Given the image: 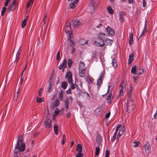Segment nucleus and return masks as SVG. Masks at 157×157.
I'll use <instances>...</instances> for the list:
<instances>
[{
	"instance_id": "nucleus-1",
	"label": "nucleus",
	"mask_w": 157,
	"mask_h": 157,
	"mask_svg": "<svg viewBox=\"0 0 157 157\" xmlns=\"http://www.w3.org/2000/svg\"><path fill=\"white\" fill-rule=\"evenodd\" d=\"M25 148V144L23 142L22 137L21 135L19 136L16 145L15 147L13 157H18V153L20 151L23 152Z\"/></svg>"
},
{
	"instance_id": "nucleus-2",
	"label": "nucleus",
	"mask_w": 157,
	"mask_h": 157,
	"mask_svg": "<svg viewBox=\"0 0 157 157\" xmlns=\"http://www.w3.org/2000/svg\"><path fill=\"white\" fill-rule=\"evenodd\" d=\"M107 35L104 33H100L98 34V39L97 42L95 41V44L97 46L100 47L102 46L104 44V40L105 39Z\"/></svg>"
},
{
	"instance_id": "nucleus-3",
	"label": "nucleus",
	"mask_w": 157,
	"mask_h": 157,
	"mask_svg": "<svg viewBox=\"0 0 157 157\" xmlns=\"http://www.w3.org/2000/svg\"><path fill=\"white\" fill-rule=\"evenodd\" d=\"M127 111L128 113L132 112L135 108L134 102L131 97H129L128 98L126 104Z\"/></svg>"
},
{
	"instance_id": "nucleus-4",
	"label": "nucleus",
	"mask_w": 157,
	"mask_h": 157,
	"mask_svg": "<svg viewBox=\"0 0 157 157\" xmlns=\"http://www.w3.org/2000/svg\"><path fill=\"white\" fill-rule=\"evenodd\" d=\"M120 89L119 92L118 94L117 98H118L121 99L122 97L124 95V91L125 89L126 85L125 82L122 81L120 85Z\"/></svg>"
},
{
	"instance_id": "nucleus-5",
	"label": "nucleus",
	"mask_w": 157,
	"mask_h": 157,
	"mask_svg": "<svg viewBox=\"0 0 157 157\" xmlns=\"http://www.w3.org/2000/svg\"><path fill=\"white\" fill-rule=\"evenodd\" d=\"M98 3V1L97 0H91L90 4L89 6L91 12H94L96 10Z\"/></svg>"
},
{
	"instance_id": "nucleus-6",
	"label": "nucleus",
	"mask_w": 157,
	"mask_h": 157,
	"mask_svg": "<svg viewBox=\"0 0 157 157\" xmlns=\"http://www.w3.org/2000/svg\"><path fill=\"white\" fill-rule=\"evenodd\" d=\"M144 148L145 149L146 153L147 155H149L151 154V147L150 142L147 141L146 144H145Z\"/></svg>"
},
{
	"instance_id": "nucleus-7",
	"label": "nucleus",
	"mask_w": 157,
	"mask_h": 157,
	"mask_svg": "<svg viewBox=\"0 0 157 157\" xmlns=\"http://www.w3.org/2000/svg\"><path fill=\"white\" fill-rule=\"evenodd\" d=\"M72 75V73L69 71L67 72L65 75V78H67L68 82L70 83L73 82Z\"/></svg>"
},
{
	"instance_id": "nucleus-8",
	"label": "nucleus",
	"mask_w": 157,
	"mask_h": 157,
	"mask_svg": "<svg viewBox=\"0 0 157 157\" xmlns=\"http://www.w3.org/2000/svg\"><path fill=\"white\" fill-rule=\"evenodd\" d=\"M65 30L66 33L68 34L71 33V29L70 27V25L69 22L67 21L66 22V24L65 26Z\"/></svg>"
},
{
	"instance_id": "nucleus-9",
	"label": "nucleus",
	"mask_w": 157,
	"mask_h": 157,
	"mask_svg": "<svg viewBox=\"0 0 157 157\" xmlns=\"http://www.w3.org/2000/svg\"><path fill=\"white\" fill-rule=\"evenodd\" d=\"M106 29L108 34L111 36H113L115 35V31L113 29L108 26L106 28Z\"/></svg>"
},
{
	"instance_id": "nucleus-10",
	"label": "nucleus",
	"mask_w": 157,
	"mask_h": 157,
	"mask_svg": "<svg viewBox=\"0 0 157 157\" xmlns=\"http://www.w3.org/2000/svg\"><path fill=\"white\" fill-rule=\"evenodd\" d=\"M79 95H82L83 97L86 100L89 99L90 98V95L89 94L86 92H82L78 93Z\"/></svg>"
},
{
	"instance_id": "nucleus-11",
	"label": "nucleus",
	"mask_w": 157,
	"mask_h": 157,
	"mask_svg": "<svg viewBox=\"0 0 157 157\" xmlns=\"http://www.w3.org/2000/svg\"><path fill=\"white\" fill-rule=\"evenodd\" d=\"M125 129V126H122L119 130V132L117 135V138H118V139H119V138H120L121 136L123 134Z\"/></svg>"
},
{
	"instance_id": "nucleus-12",
	"label": "nucleus",
	"mask_w": 157,
	"mask_h": 157,
	"mask_svg": "<svg viewBox=\"0 0 157 157\" xmlns=\"http://www.w3.org/2000/svg\"><path fill=\"white\" fill-rule=\"evenodd\" d=\"M51 120L49 119H48L45 121L44 125L45 128H50L51 126V125L50 124Z\"/></svg>"
},
{
	"instance_id": "nucleus-13",
	"label": "nucleus",
	"mask_w": 157,
	"mask_h": 157,
	"mask_svg": "<svg viewBox=\"0 0 157 157\" xmlns=\"http://www.w3.org/2000/svg\"><path fill=\"white\" fill-rule=\"evenodd\" d=\"M73 26L75 27H78L81 24V22L78 20L75 19L73 20L72 21Z\"/></svg>"
},
{
	"instance_id": "nucleus-14",
	"label": "nucleus",
	"mask_w": 157,
	"mask_h": 157,
	"mask_svg": "<svg viewBox=\"0 0 157 157\" xmlns=\"http://www.w3.org/2000/svg\"><path fill=\"white\" fill-rule=\"evenodd\" d=\"M78 2V0H74L73 2L69 4V7L71 9H74L77 6Z\"/></svg>"
},
{
	"instance_id": "nucleus-15",
	"label": "nucleus",
	"mask_w": 157,
	"mask_h": 157,
	"mask_svg": "<svg viewBox=\"0 0 157 157\" xmlns=\"http://www.w3.org/2000/svg\"><path fill=\"white\" fill-rule=\"evenodd\" d=\"M102 112V109L99 107H98L94 110V113L96 115H100Z\"/></svg>"
},
{
	"instance_id": "nucleus-16",
	"label": "nucleus",
	"mask_w": 157,
	"mask_h": 157,
	"mask_svg": "<svg viewBox=\"0 0 157 157\" xmlns=\"http://www.w3.org/2000/svg\"><path fill=\"white\" fill-rule=\"evenodd\" d=\"M86 68L85 64L82 62H80L79 64V70H86Z\"/></svg>"
},
{
	"instance_id": "nucleus-17",
	"label": "nucleus",
	"mask_w": 157,
	"mask_h": 157,
	"mask_svg": "<svg viewBox=\"0 0 157 157\" xmlns=\"http://www.w3.org/2000/svg\"><path fill=\"white\" fill-rule=\"evenodd\" d=\"M119 14L120 20L121 21H124L123 16L125 14L124 13L123 11H120Z\"/></svg>"
},
{
	"instance_id": "nucleus-18",
	"label": "nucleus",
	"mask_w": 157,
	"mask_h": 157,
	"mask_svg": "<svg viewBox=\"0 0 157 157\" xmlns=\"http://www.w3.org/2000/svg\"><path fill=\"white\" fill-rule=\"evenodd\" d=\"M137 67L136 65H134L132 66L131 69V73L134 75H136V73L137 70Z\"/></svg>"
},
{
	"instance_id": "nucleus-19",
	"label": "nucleus",
	"mask_w": 157,
	"mask_h": 157,
	"mask_svg": "<svg viewBox=\"0 0 157 157\" xmlns=\"http://www.w3.org/2000/svg\"><path fill=\"white\" fill-rule=\"evenodd\" d=\"M144 71V69L140 68H137L136 70V75H140L142 74Z\"/></svg>"
},
{
	"instance_id": "nucleus-20",
	"label": "nucleus",
	"mask_w": 157,
	"mask_h": 157,
	"mask_svg": "<svg viewBox=\"0 0 157 157\" xmlns=\"http://www.w3.org/2000/svg\"><path fill=\"white\" fill-rule=\"evenodd\" d=\"M134 56V53H132L129 56L128 59V63L130 64L131 63L132 61L133 60V56Z\"/></svg>"
},
{
	"instance_id": "nucleus-21",
	"label": "nucleus",
	"mask_w": 157,
	"mask_h": 157,
	"mask_svg": "<svg viewBox=\"0 0 157 157\" xmlns=\"http://www.w3.org/2000/svg\"><path fill=\"white\" fill-rule=\"evenodd\" d=\"M107 9L109 14H113L114 13V11L110 6H108L107 8Z\"/></svg>"
},
{
	"instance_id": "nucleus-22",
	"label": "nucleus",
	"mask_w": 157,
	"mask_h": 157,
	"mask_svg": "<svg viewBox=\"0 0 157 157\" xmlns=\"http://www.w3.org/2000/svg\"><path fill=\"white\" fill-rule=\"evenodd\" d=\"M63 93V91L62 90L59 91L58 93V98L61 101L63 100V96L62 95Z\"/></svg>"
},
{
	"instance_id": "nucleus-23",
	"label": "nucleus",
	"mask_w": 157,
	"mask_h": 157,
	"mask_svg": "<svg viewBox=\"0 0 157 157\" xmlns=\"http://www.w3.org/2000/svg\"><path fill=\"white\" fill-rule=\"evenodd\" d=\"M112 94L111 93H109L108 95L106 98V101L108 103L111 102L112 101L111 97Z\"/></svg>"
},
{
	"instance_id": "nucleus-24",
	"label": "nucleus",
	"mask_w": 157,
	"mask_h": 157,
	"mask_svg": "<svg viewBox=\"0 0 157 157\" xmlns=\"http://www.w3.org/2000/svg\"><path fill=\"white\" fill-rule=\"evenodd\" d=\"M133 36L132 33H131L129 35V43L130 45L132 44L133 43Z\"/></svg>"
},
{
	"instance_id": "nucleus-25",
	"label": "nucleus",
	"mask_w": 157,
	"mask_h": 157,
	"mask_svg": "<svg viewBox=\"0 0 157 157\" xmlns=\"http://www.w3.org/2000/svg\"><path fill=\"white\" fill-rule=\"evenodd\" d=\"M82 150V147L81 145L80 144H78L77 148V150L78 152V153H81Z\"/></svg>"
},
{
	"instance_id": "nucleus-26",
	"label": "nucleus",
	"mask_w": 157,
	"mask_h": 157,
	"mask_svg": "<svg viewBox=\"0 0 157 157\" xmlns=\"http://www.w3.org/2000/svg\"><path fill=\"white\" fill-rule=\"evenodd\" d=\"M15 2V0H14L13 1H12L10 3L9 5V10H13V6L14 5Z\"/></svg>"
},
{
	"instance_id": "nucleus-27",
	"label": "nucleus",
	"mask_w": 157,
	"mask_h": 157,
	"mask_svg": "<svg viewBox=\"0 0 157 157\" xmlns=\"http://www.w3.org/2000/svg\"><path fill=\"white\" fill-rule=\"evenodd\" d=\"M102 83V80L101 79H98L97 81V86L98 89H99L101 86Z\"/></svg>"
},
{
	"instance_id": "nucleus-28",
	"label": "nucleus",
	"mask_w": 157,
	"mask_h": 157,
	"mask_svg": "<svg viewBox=\"0 0 157 157\" xmlns=\"http://www.w3.org/2000/svg\"><path fill=\"white\" fill-rule=\"evenodd\" d=\"M58 127V125L56 124H55L54 125V131L55 134L56 135H58V133L57 131Z\"/></svg>"
},
{
	"instance_id": "nucleus-29",
	"label": "nucleus",
	"mask_w": 157,
	"mask_h": 157,
	"mask_svg": "<svg viewBox=\"0 0 157 157\" xmlns=\"http://www.w3.org/2000/svg\"><path fill=\"white\" fill-rule=\"evenodd\" d=\"M112 63V66L113 67L116 68L117 67V61L116 59H113Z\"/></svg>"
},
{
	"instance_id": "nucleus-30",
	"label": "nucleus",
	"mask_w": 157,
	"mask_h": 157,
	"mask_svg": "<svg viewBox=\"0 0 157 157\" xmlns=\"http://www.w3.org/2000/svg\"><path fill=\"white\" fill-rule=\"evenodd\" d=\"M85 71V70H79V75L80 77H83L84 73Z\"/></svg>"
},
{
	"instance_id": "nucleus-31",
	"label": "nucleus",
	"mask_w": 157,
	"mask_h": 157,
	"mask_svg": "<svg viewBox=\"0 0 157 157\" xmlns=\"http://www.w3.org/2000/svg\"><path fill=\"white\" fill-rule=\"evenodd\" d=\"M107 45H111L113 42L112 40L110 39H106L105 41Z\"/></svg>"
},
{
	"instance_id": "nucleus-32",
	"label": "nucleus",
	"mask_w": 157,
	"mask_h": 157,
	"mask_svg": "<svg viewBox=\"0 0 157 157\" xmlns=\"http://www.w3.org/2000/svg\"><path fill=\"white\" fill-rule=\"evenodd\" d=\"M34 0H30L27 2V5L26 6V8L27 9H28L31 5L33 4L34 2Z\"/></svg>"
},
{
	"instance_id": "nucleus-33",
	"label": "nucleus",
	"mask_w": 157,
	"mask_h": 157,
	"mask_svg": "<svg viewBox=\"0 0 157 157\" xmlns=\"http://www.w3.org/2000/svg\"><path fill=\"white\" fill-rule=\"evenodd\" d=\"M67 86V82H63L61 84V87L63 89H66Z\"/></svg>"
},
{
	"instance_id": "nucleus-34",
	"label": "nucleus",
	"mask_w": 157,
	"mask_h": 157,
	"mask_svg": "<svg viewBox=\"0 0 157 157\" xmlns=\"http://www.w3.org/2000/svg\"><path fill=\"white\" fill-rule=\"evenodd\" d=\"M86 79L87 82L89 84H90L92 83L93 82L91 77L88 76L87 77Z\"/></svg>"
},
{
	"instance_id": "nucleus-35",
	"label": "nucleus",
	"mask_w": 157,
	"mask_h": 157,
	"mask_svg": "<svg viewBox=\"0 0 157 157\" xmlns=\"http://www.w3.org/2000/svg\"><path fill=\"white\" fill-rule=\"evenodd\" d=\"M140 144L139 142H133L132 144V145L134 147H138V144Z\"/></svg>"
},
{
	"instance_id": "nucleus-36",
	"label": "nucleus",
	"mask_w": 157,
	"mask_h": 157,
	"mask_svg": "<svg viewBox=\"0 0 157 157\" xmlns=\"http://www.w3.org/2000/svg\"><path fill=\"white\" fill-rule=\"evenodd\" d=\"M72 63V61L71 59H69L67 61V63L68 67L69 68H71V65Z\"/></svg>"
},
{
	"instance_id": "nucleus-37",
	"label": "nucleus",
	"mask_w": 157,
	"mask_h": 157,
	"mask_svg": "<svg viewBox=\"0 0 157 157\" xmlns=\"http://www.w3.org/2000/svg\"><path fill=\"white\" fill-rule=\"evenodd\" d=\"M117 132L118 131H115V132L114 135H113L112 137V138L111 139V140L112 141H114L115 140L116 135L117 133Z\"/></svg>"
},
{
	"instance_id": "nucleus-38",
	"label": "nucleus",
	"mask_w": 157,
	"mask_h": 157,
	"mask_svg": "<svg viewBox=\"0 0 157 157\" xmlns=\"http://www.w3.org/2000/svg\"><path fill=\"white\" fill-rule=\"evenodd\" d=\"M27 20L26 19H24L22 21L21 24V27L23 28L25 26Z\"/></svg>"
},
{
	"instance_id": "nucleus-39",
	"label": "nucleus",
	"mask_w": 157,
	"mask_h": 157,
	"mask_svg": "<svg viewBox=\"0 0 157 157\" xmlns=\"http://www.w3.org/2000/svg\"><path fill=\"white\" fill-rule=\"evenodd\" d=\"M36 101L38 103H41L43 101V98H39L37 97L36 99Z\"/></svg>"
},
{
	"instance_id": "nucleus-40",
	"label": "nucleus",
	"mask_w": 157,
	"mask_h": 157,
	"mask_svg": "<svg viewBox=\"0 0 157 157\" xmlns=\"http://www.w3.org/2000/svg\"><path fill=\"white\" fill-rule=\"evenodd\" d=\"M47 14L46 13H45L44 14V17L43 19L44 24H43L44 25L46 23V21L47 20Z\"/></svg>"
},
{
	"instance_id": "nucleus-41",
	"label": "nucleus",
	"mask_w": 157,
	"mask_h": 157,
	"mask_svg": "<svg viewBox=\"0 0 157 157\" xmlns=\"http://www.w3.org/2000/svg\"><path fill=\"white\" fill-rule=\"evenodd\" d=\"M100 149L99 147H97L96 148L95 155L98 156L99 154Z\"/></svg>"
},
{
	"instance_id": "nucleus-42",
	"label": "nucleus",
	"mask_w": 157,
	"mask_h": 157,
	"mask_svg": "<svg viewBox=\"0 0 157 157\" xmlns=\"http://www.w3.org/2000/svg\"><path fill=\"white\" fill-rule=\"evenodd\" d=\"M6 8L5 7H3L2 9V11H1V15L3 16L4 15L5 12H6Z\"/></svg>"
},
{
	"instance_id": "nucleus-43",
	"label": "nucleus",
	"mask_w": 157,
	"mask_h": 157,
	"mask_svg": "<svg viewBox=\"0 0 157 157\" xmlns=\"http://www.w3.org/2000/svg\"><path fill=\"white\" fill-rule=\"evenodd\" d=\"M88 40L85 39H82L81 41V44L82 45H84L87 43Z\"/></svg>"
},
{
	"instance_id": "nucleus-44",
	"label": "nucleus",
	"mask_w": 157,
	"mask_h": 157,
	"mask_svg": "<svg viewBox=\"0 0 157 157\" xmlns=\"http://www.w3.org/2000/svg\"><path fill=\"white\" fill-rule=\"evenodd\" d=\"M83 154L81 153H77L76 155V157H83Z\"/></svg>"
},
{
	"instance_id": "nucleus-45",
	"label": "nucleus",
	"mask_w": 157,
	"mask_h": 157,
	"mask_svg": "<svg viewBox=\"0 0 157 157\" xmlns=\"http://www.w3.org/2000/svg\"><path fill=\"white\" fill-rule=\"evenodd\" d=\"M59 109H56L55 110L54 113V115L55 116H56L59 113Z\"/></svg>"
},
{
	"instance_id": "nucleus-46",
	"label": "nucleus",
	"mask_w": 157,
	"mask_h": 157,
	"mask_svg": "<svg viewBox=\"0 0 157 157\" xmlns=\"http://www.w3.org/2000/svg\"><path fill=\"white\" fill-rule=\"evenodd\" d=\"M60 104V102L58 100H56L54 103V106L55 107H57L59 106Z\"/></svg>"
},
{
	"instance_id": "nucleus-47",
	"label": "nucleus",
	"mask_w": 157,
	"mask_h": 157,
	"mask_svg": "<svg viewBox=\"0 0 157 157\" xmlns=\"http://www.w3.org/2000/svg\"><path fill=\"white\" fill-rule=\"evenodd\" d=\"M62 64H63V66L65 67H66V66L67 65V60L64 59L63 60V62L61 63Z\"/></svg>"
},
{
	"instance_id": "nucleus-48",
	"label": "nucleus",
	"mask_w": 157,
	"mask_h": 157,
	"mask_svg": "<svg viewBox=\"0 0 157 157\" xmlns=\"http://www.w3.org/2000/svg\"><path fill=\"white\" fill-rule=\"evenodd\" d=\"M19 56L16 55L15 60L14 62L15 63H17L19 59Z\"/></svg>"
},
{
	"instance_id": "nucleus-49",
	"label": "nucleus",
	"mask_w": 157,
	"mask_h": 157,
	"mask_svg": "<svg viewBox=\"0 0 157 157\" xmlns=\"http://www.w3.org/2000/svg\"><path fill=\"white\" fill-rule=\"evenodd\" d=\"M60 53V51H58V52L57 54V55H56V60H59V59Z\"/></svg>"
},
{
	"instance_id": "nucleus-50",
	"label": "nucleus",
	"mask_w": 157,
	"mask_h": 157,
	"mask_svg": "<svg viewBox=\"0 0 157 157\" xmlns=\"http://www.w3.org/2000/svg\"><path fill=\"white\" fill-rule=\"evenodd\" d=\"M69 99L68 98H67L65 99V104L69 105Z\"/></svg>"
},
{
	"instance_id": "nucleus-51",
	"label": "nucleus",
	"mask_w": 157,
	"mask_h": 157,
	"mask_svg": "<svg viewBox=\"0 0 157 157\" xmlns=\"http://www.w3.org/2000/svg\"><path fill=\"white\" fill-rule=\"evenodd\" d=\"M147 22L146 20H145V22ZM147 31V26H146V23H145L144 24V29L143 30V31L145 32V33Z\"/></svg>"
},
{
	"instance_id": "nucleus-52",
	"label": "nucleus",
	"mask_w": 157,
	"mask_h": 157,
	"mask_svg": "<svg viewBox=\"0 0 157 157\" xmlns=\"http://www.w3.org/2000/svg\"><path fill=\"white\" fill-rule=\"evenodd\" d=\"M43 89L42 88H40L38 91V95L40 96H41V94L43 91Z\"/></svg>"
},
{
	"instance_id": "nucleus-53",
	"label": "nucleus",
	"mask_w": 157,
	"mask_h": 157,
	"mask_svg": "<svg viewBox=\"0 0 157 157\" xmlns=\"http://www.w3.org/2000/svg\"><path fill=\"white\" fill-rule=\"evenodd\" d=\"M122 126L121 124L117 125L116 128V131H118L119 129H120Z\"/></svg>"
},
{
	"instance_id": "nucleus-54",
	"label": "nucleus",
	"mask_w": 157,
	"mask_h": 157,
	"mask_svg": "<svg viewBox=\"0 0 157 157\" xmlns=\"http://www.w3.org/2000/svg\"><path fill=\"white\" fill-rule=\"evenodd\" d=\"M71 85V88L72 89H74L75 88V86L74 83L72 82L71 83H70Z\"/></svg>"
},
{
	"instance_id": "nucleus-55",
	"label": "nucleus",
	"mask_w": 157,
	"mask_h": 157,
	"mask_svg": "<svg viewBox=\"0 0 157 157\" xmlns=\"http://www.w3.org/2000/svg\"><path fill=\"white\" fill-rule=\"evenodd\" d=\"M10 0H6V1L4 4L5 6V7H6L7 6Z\"/></svg>"
},
{
	"instance_id": "nucleus-56",
	"label": "nucleus",
	"mask_w": 157,
	"mask_h": 157,
	"mask_svg": "<svg viewBox=\"0 0 157 157\" xmlns=\"http://www.w3.org/2000/svg\"><path fill=\"white\" fill-rule=\"evenodd\" d=\"M74 43L73 42L72 40H70V45L71 47L74 46Z\"/></svg>"
},
{
	"instance_id": "nucleus-57",
	"label": "nucleus",
	"mask_w": 157,
	"mask_h": 157,
	"mask_svg": "<svg viewBox=\"0 0 157 157\" xmlns=\"http://www.w3.org/2000/svg\"><path fill=\"white\" fill-rule=\"evenodd\" d=\"M110 113L108 112L105 115V118H108L110 116Z\"/></svg>"
},
{
	"instance_id": "nucleus-58",
	"label": "nucleus",
	"mask_w": 157,
	"mask_h": 157,
	"mask_svg": "<svg viewBox=\"0 0 157 157\" xmlns=\"http://www.w3.org/2000/svg\"><path fill=\"white\" fill-rule=\"evenodd\" d=\"M75 50V48H74V46H72L71 47V53L72 54L73 53H74Z\"/></svg>"
},
{
	"instance_id": "nucleus-59",
	"label": "nucleus",
	"mask_w": 157,
	"mask_h": 157,
	"mask_svg": "<svg viewBox=\"0 0 157 157\" xmlns=\"http://www.w3.org/2000/svg\"><path fill=\"white\" fill-rule=\"evenodd\" d=\"M146 6V2L145 1V0H143V6L144 7H145Z\"/></svg>"
},
{
	"instance_id": "nucleus-60",
	"label": "nucleus",
	"mask_w": 157,
	"mask_h": 157,
	"mask_svg": "<svg viewBox=\"0 0 157 157\" xmlns=\"http://www.w3.org/2000/svg\"><path fill=\"white\" fill-rule=\"evenodd\" d=\"M157 110L156 111L155 113L154 114V115L153 116V118L154 119H156L157 118Z\"/></svg>"
},
{
	"instance_id": "nucleus-61",
	"label": "nucleus",
	"mask_w": 157,
	"mask_h": 157,
	"mask_svg": "<svg viewBox=\"0 0 157 157\" xmlns=\"http://www.w3.org/2000/svg\"><path fill=\"white\" fill-rule=\"evenodd\" d=\"M71 93V89H69L67 91V94H70Z\"/></svg>"
},
{
	"instance_id": "nucleus-62",
	"label": "nucleus",
	"mask_w": 157,
	"mask_h": 157,
	"mask_svg": "<svg viewBox=\"0 0 157 157\" xmlns=\"http://www.w3.org/2000/svg\"><path fill=\"white\" fill-rule=\"evenodd\" d=\"M64 66H63V64H61L60 65L59 67H58V68H59V69H62L63 67H64Z\"/></svg>"
},
{
	"instance_id": "nucleus-63",
	"label": "nucleus",
	"mask_w": 157,
	"mask_h": 157,
	"mask_svg": "<svg viewBox=\"0 0 157 157\" xmlns=\"http://www.w3.org/2000/svg\"><path fill=\"white\" fill-rule=\"evenodd\" d=\"M109 151L108 150H107L105 152V155H109Z\"/></svg>"
},
{
	"instance_id": "nucleus-64",
	"label": "nucleus",
	"mask_w": 157,
	"mask_h": 157,
	"mask_svg": "<svg viewBox=\"0 0 157 157\" xmlns=\"http://www.w3.org/2000/svg\"><path fill=\"white\" fill-rule=\"evenodd\" d=\"M129 90H130L128 91V94H131V91H132V88L131 87H130L129 88Z\"/></svg>"
}]
</instances>
